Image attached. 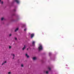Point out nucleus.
<instances>
[{"label":"nucleus","mask_w":74,"mask_h":74,"mask_svg":"<svg viewBox=\"0 0 74 74\" xmlns=\"http://www.w3.org/2000/svg\"><path fill=\"white\" fill-rule=\"evenodd\" d=\"M39 51H41L42 49V46L41 44H39V46L38 47Z\"/></svg>","instance_id":"1"},{"label":"nucleus","mask_w":74,"mask_h":74,"mask_svg":"<svg viewBox=\"0 0 74 74\" xmlns=\"http://www.w3.org/2000/svg\"><path fill=\"white\" fill-rule=\"evenodd\" d=\"M14 1L16 2L17 4H19L20 2V1L19 0H14Z\"/></svg>","instance_id":"2"},{"label":"nucleus","mask_w":74,"mask_h":74,"mask_svg":"<svg viewBox=\"0 0 74 74\" xmlns=\"http://www.w3.org/2000/svg\"><path fill=\"white\" fill-rule=\"evenodd\" d=\"M34 36V34H32L31 35V38H32Z\"/></svg>","instance_id":"3"},{"label":"nucleus","mask_w":74,"mask_h":74,"mask_svg":"<svg viewBox=\"0 0 74 74\" xmlns=\"http://www.w3.org/2000/svg\"><path fill=\"white\" fill-rule=\"evenodd\" d=\"M35 42L34 41H33L32 42V45L33 46H34V44H35Z\"/></svg>","instance_id":"4"},{"label":"nucleus","mask_w":74,"mask_h":74,"mask_svg":"<svg viewBox=\"0 0 74 74\" xmlns=\"http://www.w3.org/2000/svg\"><path fill=\"white\" fill-rule=\"evenodd\" d=\"M25 56L27 57L28 58H29V56L27 55V54H26Z\"/></svg>","instance_id":"5"},{"label":"nucleus","mask_w":74,"mask_h":74,"mask_svg":"<svg viewBox=\"0 0 74 74\" xmlns=\"http://www.w3.org/2000/svg\"><path fill=\"white\" fill-rule=\"evenodd\" d=\"M12 56H13V59H14V58L15 57V55H14V54H12Z\"/></svg>","instance_id":"6"},{"label":"nucleus","mask_w":74,"mask_h":74,"mask_svg":"<svg viewBox=\"0 0 74 74\" xmlns=\"http://www.w3.org/2000/svg\"><path fill=\"white\" fill-rule=\"evenodd\" d=\"M36 59H37L36 57H34L33 58V60H36Z\"/></svg>","instance_id":"7"},{"label":"nucleus","mask_w":74,"mask_h":74,"mask_svg":"<svg viewBox=\"0 0 74 74\" xmlns=\"http://www.w3.org/2000/svg\"><path fill=\"white\" fill-rule=\"evenodd\" d=\"M26 48V46H24V47L23 48V50H24Z\"/></svg>","instance_id":"8"},{"label":"nucleus","mask_w":74,"mask_h":74,"mask_svg":"<svg viewBox=\"0 0 74 74\" xmlns=\"http://www.w3.org/2000/svg\"><path fill=\"white\" fill-rule=\"evenodd\" d=\"M8 74H11V71H9L8 72Z\"/></svg>","instance_id":"9"},{"label":"nucleus","mask_w":74,"mask_h":74,"mask_svg":"<svg viewBox=\"0 0 74 74\" xmlns=\"http://www.w3.org/2000/svg\"><path fill=\"white\" fill-rule=\"evenodd\" d=\"M18 28L16 29L15 30V32H16L17 31H18Z\"/></svg>","instance_id":"10"},{"label":"nucleus","mask_w":74,"mask_h":74,"mask_svg":"<svg viewBox=\"0 0 74 74\" xmlns=\"http://www.w3.org/2000/svg\"><path fill=\"white\" fill-rule=\"evenodd\" d=\"M27 30V29L25 28V29H24V31H25H25H26Z\"/></svg>","instance_id":"11"},{"label":"nucleus","mask_w":74,"mask_h":74,"mask_svg":"<svg viewBox=\"0 0 74 74\" xmlns=\"http://www.w3.org/2000/svg\"><path fill=\"white\" fill-rule=\"evenodd\" d=\"M4 18H2L1 19V21H3V20L4 19Z\"/></svg>","instance_id":"12"},{"label":"nucleus","mask_w":74,"mask_h":74,"mask_svg":"<svg viewBox=\"0 0 74 74\" xmlns=\"http://www.w3.org/2000/svg\"><path fill=\"white\" fill-rule=\"evenodd\" d=\"M12 36V34H9V37H11Z\"/></svg>","instance_id":"13"},{"label":"nucleus","mask_w":74,"mask_h":74,"mask_svg":"<svg viewBox=\"0 0 74 74\" xmlns=\"http://www.w3.org/2000/svg\"><path fill=\"white\" fill-rule=\"evenodd\" d=\"M5 63L4 62H3V63H2V65H3V64H5Z\"/></svg>","instance_id":"14"},{"label":"nucleus","mask_w":74,"mask_h":74,"mask_svg":"<svg viewBox=\"0 0 74 74\" xmlns=\"http://www.w3.org/2000/svg\"><path fill=\"white\" fill-rule=\"evenodd\" d=\"M21 67H23V64H21Z\"/></svg>","instance_id":"15"},{"label":"nucleus","mask_w":74,"mask_h":74,"mask_svg":"<svg viewBox=\"0 0 74 74\" xmlns=\"http://www.w3.org/2000/svg\"><path fill=\"white\" fill-rule=\"evenodd\" d=\"M46 74H48V71H46Z\"/></svg>","instance_id":"16"},{"label":"nucleus","mask_w":74,"mask_h":74,"mask_svg":"<svg viewBox=\"0 0 74 74\" xmlns=\"http://www.w3.org/2000/svg\"><path fill=\"white\" fill-rule=\"evenodd\" d=\"M49 55L50 56L51 55V53H49Z\"/></svg>","instance_id":"17"},{"label":"nucleus","mask_w":74,"mask_h":74,"mask_svg":"<svg viewBox=\"0 0 74 74\" xmlns=\"http://www.w3.org/2000/svg\"><path fill=\"white\" fill-rule=\"evenodd\" d=\"M9 49H11V47L9 46Z\"/></svg>","instance_id":"18"},{"label":"nucleus","mask_w":74,"mask_h":74,"mask_svg":"<svg viewBox=\"0 0 74 74\" xmlns=\"http://www.w3.org/2000/svg\"><path fill=\"white\" fill-rule=\"evenodd\" d=\"M16 11V10H15V9H14V10H13V11L14 12H15Z\"/></svg>","instance_id":"19"},{"label":"nucleus","mask_w":74,"mask_h":74,"mask_svg":"<svg viewBox=\"0 0 74 74\" xmlns=\"http://www.w3.org/2000/svg\"><path fill=\"white\" fill-rule=\"evenodd\" d=\"M48 69H49V70H51V69L49 67Z\"/></svg>","instance_id":"20"},{"label":"nucleus","mask_w":74,"mask_h":74,"mask_svg":"<svg viewBox=\"0 0 74 74\" xmlns=\"http://www.w3.org/2000/svg\"><path fill=\"white\" fill-rule=\"evenodd\" d=\"M15 40H17V38H15Z\"/></svg>","instance_id":"21"},{"label":"nucleus","mask_w":74,"mask_h":74,"mask_svg":"<svg viewBox=\"0 0 74 74\" xmlns=\"http://www.w3.org/2000/svg\"><path fill=\"white\" fill-rule=\"evenodd\" d=\"M4 62L5 63H7V61H5Z\"/></svg>","instance_id":"22"},{"label":"nucleus","mask_w":74,"mask_h":74,"mask_svg":"<svg viewBox=\"0 0 74 74\" xmlns=\"http://www.w3.org/2000/svg\"><path fill=\"white\" fill-rule=\"evenodd\" d=\"M1 4H3V2L2 1L1 2Z\"/></svg>","instance_id":"23"},{"label":"nucleus","mask_w":74,"mask_h":74,"mask_svg":"<svg viewBox=\"0 0 74 74\" xmlns=\"http://www.w3.org/2000/svg\"><path fill=\"white\" fill-rule=\"evenodd\" d=\"M1 1V0H0V2Z\"/></svg>","instance_id":"24"},{"label":"nucleus","mask_w":74,"mask_h":74,"mask_svg":"<svg viewBox=\"0 0 74 74\" xmlns=\"http://www.w3.org/2000/svg\"><path fill=\"white\" fill-rule=\"evenodd\" d=\"M27 50H28V49H27Z\"/></svg>","instance_id":"25"},{"label":"nucleus","mask_w":74,"mask_h":74,"mask_svg":"<svg viewBox=\"0 0 74 74\" xmlns=\"http://www.w3.org/2000/svg\"><path fill=\"white\" fill-rule=\"evenodd\" d=\"M66 66H67V65H66Z\"/></svg>","instance_id":"26"}]
</instances>
